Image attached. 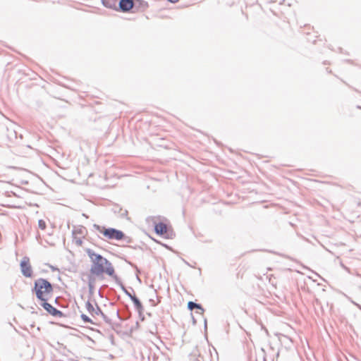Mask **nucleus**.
Returning <instances> with one entry per match:
<instances>
[{
    "label": "nucleus",
    "instance_id": "obj_1",
    "mask_svg": "<svg viewBox=\"0 0 361 361\" xmlns=\"http://www.w3.org/2000/svg\"><path fill=\"white\" fill-rule=\"evenodd\" d=\"M85 252L91 262L90 269V274L88 276V288L90 291L92 292L94 289V283L95 282V279L93 276H100L106 274L113 278L116 275V273L112 263L106 257L95 252L91 248H86Z\"/></svg>",
    "mask_w": 361,
    "mask_h": 361
},
{
    "label": "nucleus",
    "instance_id": "obj_2",
    "mask_svg": "<svg viewBox=\"0 0 361 361\" xmlns=\"http://www.w3.org/2000/svg\"><path fill=\"white\" fill-rule=\"evenodd\" d=\"M54 288L52 284L46 279L39 278L34 282V286L31 290L35 293L36 298L39 300L40 305L51 315L56 317H62L64 314L48 303V295L53 293Z\"/></svg>",
    "mask_w": 361,
    "mask_h": 361
},
{
    "label": "nucleus",
    "instance_id": "obj_3",
    "mask_svg": "<svg viewBox=\"0 0 361 361\" xmlns=\"http://www.w3.org/2000/svg\"><path fill=\"white\" fill-rule=\"evenodd\" d=\"M92 231L97 232V235L99 238H100L99 234H102L108 240H124L127 243H130L133 241L132 238L126 235L122 231L114 228H106L94 224L92 225Z\"/></svg>",
    "mask_w": 361,
    "mask_h": 361
},
{
    "label": "nucleus",
    "instance_id": "obj_4",
    "mask_svg": "<svg viewBox=\"0 0 361 361\" xmlns=\"http://www.w3.org/2000/svg\"><path fill=\"white\" fill-rule=\"evenodd\" d=\"M22 274L26 278H31L33 275L32 267L30 263V259L27 257L23 258L20 264Z\"/></svg>",
    "mask_w": 361,
    "mask_h": 361
},
{
    "label": "nucleus",
    "instance_id": "obj_5",
    "mask_svg": "<svg viewBox=\"0 0 361 361\" xmlns=\"http://www.w3.org/2000/svg\"><path fill=\"white\" fill-rule=\"evenodd\" d=\"M133 6H135L133 0H118V11L127 13L133 11Z\"/></svg>",
    "mask_w": 361,
    "mask_h": 361
},
{
    "label": "nucleus",
    "instance_id": "obj_6",
    "mask_svg": "<svg viewBox=\"0 0 361 361\" xmlns=\"http://www.w3.org/2000/svg\"><path fill=\"white\" fill-rule=\"evenodd\" d=\"M135 6H133V12L144 11L148 7V4L145 0H133Z\"/></svg>",
    "mask_w": 361,
    "mask_h": 361
},
{
    "label": "nucleus",
    "instance_id": "obj_7",
    "mask_svg": "<svg viewBox=\"0 0 361 361\" xmlns=\"http://www.w3.org/2000/svg\"><path fill=\"white\" fill-rule=\"evenodd\" d=\"M154 231L157 235H163L168 231V227L164 222H159L154 226Z\"/></svg>",
    "mask_w": 361,
    "mask_h": 361
},
{
    "label": "nucleus",
    "instance_id": "obj_8",
    "mask_svg": "<svg viewBox=\"0 0 361 361\" xmlns=\"http://www.w3.org/2000/svg\"><path fill=\"white\" fill-rule=\"evenodd\" d=\"M134 304L135 308L137 311L139 316L141 317L144 311V307L140 300L135 295L130 298Z\"/></svg>",
    "mask_w": 361,
    "mask_h": 361
},
{
    "label": "nucleus",
    "instance_id": "obj_9",
    "mask_svg": "<svg viewBox=\"0 0 361 361\" xmlns=\"http://www.w3.org/2000/svg\"><path fill=\"white\" fill-rule=\"evenodd\" d=\"M112 279L115 281V283L120 286L123 293L130 298H131L133 295H132L124 286L121 279L116 274Z\"/></svg>",
    "mask_w": 361,
    "mask_h": 361
},
{
    "label": "nucleus",
    "instance_id": "obj_10",
    "mask_svg": "<svg viewBox=\"0 0 361 361\" xmlns=\"http://www.w3.org/2000/svg\"><path fill=\"white\" fill-rule=\"evenodd\" d=\"M104 6L118 11V0H102Z\"/></svg>",
    "mask_w": 361,
    "mask_h": 361
},
{
    "label": "nucleus",
    "instance_id": "obj_11",
    "mask_svg": "<svg viewBox=\"0 0 361 361\" xmlns=\"http://www.w3.org/2000/svg\"><path fill=\"white\" fill-rule=\"evenodd\" d=\"M188 308L191 311L193 310L194 309H197V310H200V312H196L197 313H199L200 314H202L203 312H204V308L202 307V306L200 304L195 302L193 301H190L188 302Z\"/></svg>",
    "mask_w": 361,
    "mask_h": 361
},
{
    "label": "nucleus",
    "instance_id": "obj_12",
    "mask_svg": "<svg viewBox=\"0 0 361 361\" xmlns=\"http://www.w3.org/2000/svg\"><path fill=\"white\" fill-rule=\"evenodd\" d=\"M96 315H101L103 318L104 321L107 324H111V320L102 311L101 308L99 307V305L96 303V311H95Z\"/></svg>",
    "mask_w": 361,
    "mask_h": 361
},
{
    "label": "nucleus",
    "instance_id": "obj_13",
    "mask_svg": "<svg viewBox=\"0 0 361 361\" xmlns=\"http://www.w3.org/2000/svg\"><path fill=\"white\" fill-rule=\"evenodd\" d=\"M114 211L115 213H118L120 217L126 218L128 215V211L126 209H123L118 206H116L114 208Z\"/></svg>",
    "mask_w": 361,
    "mask_h": 361
},
{
    "label": "nucleus",
    "instance_id": "obj_14",
    "mask_svg": "<svg viewBox=\"0 0 361 361\" xmlns=\"http://www.w3.org/2000/svg\"><path fill=\"white\" fill-rule=\"evenodd\" d=\"M85 307L90 314H91L92 316L95 314L96 308L93 307L89 300L86 302Z\"/></svg>",
    "mask_w": 361,
    "mask_h": 361
},
{
    "label": "nucleus",
    "instance_id": "obj_15",
    "mask_svg": "<svg viewBox=\"0 0 361 361\" xmlns=\"http://www.w3.org/2000/svg\"><path fill=\"white\" fill-rule=\"evenodd\" d=\"M80 317L84 323H90V324H94L92 319H90L88 316H87L85 314H82L80 315Z\"/></svg>",
    "mask_w": 361,
    "mask_h": 361
},
{
    "label": "nucleus",
    "instance_id": "obj_16",
    "mask_svg": "<svg viewBox=\"0 0 361 361\" xmlns=\"http://www.w3.org/2000/svg\"><path fill=\"white\" fill-rule=\"evenodd\" d=\"M38 226L40 229L44 230L47 227L46 222L42 219H39L38 221Z\"/></svg>",
    "mask_w": 361,
    "mask_h": 361
},
{
    "label": "nucleus",
    "instance_id": "obj_17",
    "mask_svg": "<svg viewBox=\"0 0 361 361\" xmlns=\"http://www.w3.org/2000/svg\"><path fill=\"white\" fill-rule=\"evenodd\" d=\"M83 229H84V227L80 226L77 230H73V235H74L75 233H79V234H82Z\"/></svg>",
    "mask_w": 361,
    "mask_h": 361
},
{
    "label": "nucleus",
    "instance_id": "obj_18",
    "mask_svg": "<svg viewBox=\"0 0 361 361\" xmlns=\"http://www.w3.org/2000/svg\"><path fill=\"white\" fill-rule=\"evenodd\" d=\"M74 240H75V244H76L77 245H78V246L82 245V239H81V238H74Z\"/></svg>",
    "mask_w": 361,
    "mask_h": 361
},
{
    "label": "nucleus",
    "instance_id": "obj_19",
    "mask_svg": "<svg viewBox=\"0 0 361 361\" xmlns=\"http://www.w3.org/2000/svg\"><path fill=\"white\" fill-rule=\"evenodd\" d=\"M13 136L16 137V132L14 130H13V133L8 134V137L10 138H12Z\"/></svg>",
    "mask_w": 361,
    "mask_h": 361
},
{
    "label": "nucleus",
    "instance_id": "obj_20",
    "mask_svg": "<svg viewBox=\"0 0 361 361\" xmlns=\"http://www.w3.org/2000/svg\"><path fill=\"white\" fill-rule=\"evenodd\" d=\"M149 302H151L152 306H156L157 305V303L154 302V299H150Z\"/></svg>",
    "mask_w": 361,
    "mask_h": 361
},
{
    "label": "nucleus",
    "instance_id": "obj_21",
    "mask_svg": "<svg viewBox=\"0 0 361 361\" xmlns=\"http://www.w3.org/2000/svg\"><path fill=\"white\" fill-rule=\"evenodd\" d=\"M128 263L130 266H132L133 267H135V268L136 269V270L139 272V270H138V269H137V266H136V265L133 264V263H131V262H128Z\"/></svg>",
    "mask_w": 361,
    "mask_h": 361
},
{
    "label": "nucleus",
    "instance_id": "obj_22",
    "mask_svg": "<svg viewBox=\"0 0 361 361\" xmlns=\"http://www.w3.org/2000/svg\"><path fill=\"white\" fill-rule=\"evenodd\" d=\"M352 302H353L355 306H357L360 310H361V306H360L359 304H357V303H356V302H353V301H352Z\"/></svg>",
    "mask_w": 361,
    "mask_h": 361
},
{
    "label": "nucleus",
    "instance_id": "obj_23",
    "mask_svg": "<svg viewBox=\"0 0 361 361\" xmlns=\"http://www.w3.org/2000/svg\"><path fill=\"white\" fill-rule=\"evenodd\" d=\"M168 1L171 2V3H176L178 1V0H167Z\"/></svg>",
    "mask_w": 361,
    "mask_h": 361
},
{
    "label": "nucleus",
    "instance_id": "obj_24",
    "mask_svg": "<svg viewBox=\"0 0 361 361\" xmlns=\"http://www.w3.org/2000/svg\"><path fill=\"white\" fill-rule=\"evenodd\" d=\"M191 316L192 317L193 324H195L197 322H196L195 319L194 318V317L192 316V313H191Z\"/></svg>",
    "mask_w": 361,
    "mask_h": 361
},
{
    "label": "nucleus",
    "instance_id": "obj_25",
    "mask_svg": "<svg viewBox=\"0 0 361 361\" xmlns=\"http://www.w3.org/2000/svg\"><path fill=\"white\" fill-rule=\"evenodd\" d=\"M116 316H117L119 319H121L120 314H119V310H117V311H116Z\"/></svg>",
    "mask_w": 361,
    "mask_h": 361
},
{
    "label": "nucleus",
    "instance_id": "obj_26",
    "mask_svg": "<svg viewBox=\"0 0 361 361\" xmlns=\"http://www.w3.org/2000/svg\"><path fill=\"white\" fill-rule=\"evenodd\" d=\"M204 327L206 328L207 327V320L204 319Z\"/></svg>",
    "mask_w": 361,
    "mask_h": 361
},
{
    "label": "nucleus",
    "instance_id": "obj_27",
    "mask_svg": "<svg viewBox=\"0 0 361 361\" xmlns=\"http://www.w3.org/2000/svg\"><path fill=\"white\" fill-rule=\"evenodd\" d=\"M137 279L140 282L141 281L140 279V278H139V276H137Z\"/></svg>",
    "mask_w": 361,
    "mask_h": 361
}]
</instances>
